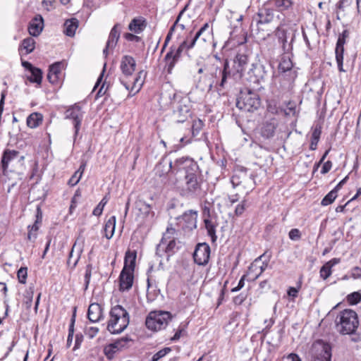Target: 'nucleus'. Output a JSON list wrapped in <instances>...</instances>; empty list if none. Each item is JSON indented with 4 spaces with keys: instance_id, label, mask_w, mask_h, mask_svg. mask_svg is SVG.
Here are the masks:
<instances>
[{
    "instance_id": "obj_1",
    "label": "nucleus",
    "mask_w": 361,
    "mask_h": 361,
    "mask_svg": "<svg viewBox=\"0 0 361 361\" xmlns=\"http://www.w3.org/2000/svg\"><path fill=\"white\" fill-rule=\"evenodd\" d=\"M173 169L176 173H184L185 183L180 189L182 197L197 198L203 195V181L197 162L188 157H181L175 161Z\"/></svg>"
},
{
    "instance_id": "obj_2",
    "label": "nucleus",
    "mask_w": 361,
    "mask_h": 361,
    "mask_svg": "<svg viewBox=\"0 0 361 361\" xmlns=\"http://www.w3.org/2000/svg\"><path fill=\"white\" fill-rule=\"evenodd\" d=\"M136 252L127 251L124 258V266L119 276V290H129L133 283V272L135 267Z\"/></svg>"
},
{
    "instance_id": "obj_3",
    "label": "nucleus",
    "mask_w": 361,
    "mask_h": 361,
    "mask_svg": "<svg viewBox=\"0 0 361 361\" xmlns=\"http://www.w3.org/2000/svg\"><path fill=\"white\" fill-rule=\"evenodd\" d=\"M359 326L357 313L350 309L341 311L336 319L337 331L343 335L354 334Z\"/></svg>"
},
{
    "instance_id": "obj_4",
    "label": "nucleus",
    "mask_w": 361,
    "mask_h": 361,
    "mask_svg": "<svg viewBox=\"0 0 361 361\" xmlns=\"http://www.w3.org/2000/svg\"><path fill=\"white\" fill-rule=\"evenodd\" d=\"M110 319L108 322L107 329L113 334L123 331L129 324L128 312L122 306L117 305L110 311Z\"/></svg>"
},
{
    "instance_id": "obj_5",
    "label": "nucleus",
    "mask_w": 361,
    "mask_h": 361,
    "mask_svg": "<svg viewBox=\"0 0 361 361\" xmlns=\"http://www.w3.org/2000/svg\"><path fill=\"white\" fill-rule=\"evenodd\" d=\"M206 75L212 80L219 92L224 90L228 84L226 68L219 61L218 63H210L207 66Z\"/></svg>"
},
{
    "instance_id": "obj_6",
    "label": "nucleus",
    "mask_w": 361,
    "mask_h": 361,
    "mask_svg": "<svg viewBox=\"0 0 361 361\" xmlns=\"http://www.w3.org/2000/svg\"><path fill=\"white\" fill-rule=\"evenodd\" d=\"M261 105L259 94L250 89L245 88L240 91L236 101V106L244 111L253 112Z\"/></svg>"
},
{
    "instance_id": "obj_7",
    "label": "nucleus",
    "mask_w": 361,
    "mask_h": 361,
    "mask_svg": "<svg viewBox=\"0 0 361 361\" xmlns=\"http://www.w3.org/2000/svg\"><path fill=\"white\" fill-rule=\"evenodd\" d=\"M223 63L224 68H226L228 81L231 79L238 80L242 78L243 73L247 64V56L243 54H238L233 59L231 66L228 60H225Z\"/></svg>"
},
{
    "instance_id": "obj_8",
    "label": "nucleus",
    "mask_w": 361,
    "mask_h": 361,
    "mask_svg": "<svg viewBox=\"0 0 361 361\" xmlns=\"http://www.w3.org/2000/svg\"><path fill=\"white\" fill-rule=\"evenodd\" d=\"M170 319L171 314L168 312H151L146 319L145 324L147 329L157 331L165 329Z\"/></svg>"
},
{
    "instance_id": "obj_9",
    "label": "nucleus",
    "mask_w": 361,
    "mask_h": 361,
    "mask_svg": "<svg viewBox=\"0 0 361 361\" xmlns=\"http://www.w3.org/2000/svg\"><path fill=\"white\" fill-rule=\"evenodd\" d=\"M310 356V361H331V348L327 343L317 341L312 345Z\"/></svg>"
},
{
    "instance_id": "obj_10",
    "label": "nucleus",
    "mask_w": 361,
    "mask_h": 361,
    "mask_svg": "<svg viewBox=\"0 0 361 361\" xmlns=\"http://www.w3.org/2000/svg\"><path fill=\"white\" fill-rule=\"evenodd\" d=\"M84 112L82 111L81 107L75 104L70 106L65 111V118L73 121L74 126V136L76 137L80 128L81 123L83 118Z\"/></svg>"
},
{
    "instance_id": "obj_11",
    "label": "nucleus",
    "mask_w": 361,
    "mask_h": 361,
    "mask_svg": "<svg viewBox=\"0 0 361 361\" xmlns=\"http://www.w3.org/2000/svg\"><path fill=\"white\" fill-rule=\"evenodd\" d=\"M350 32L348 30H344L342 33L338 36L335 54L336 60L338 65V68L340 72H345L343 69V54H344V44L346 43V39L349 37Z\"/></svg>"
},
{
    "instance_id": "obj_12",
    "label": "nucleus",
    "mask_w": 361,
    "mask_h": 361,
    "mask_svg": "<svg viewBox=\"0 0 361 361\" xmlns=\"http://www.w3.org/2000/svg\"><path fill=\"white\" fill-rule=\"evenodd\" d=\"M250 80L258 85L264 82L268 77V71L264 65L257 63L252 64V68L248 72Z\"/></svg>"
},
{
    "instance_id": "obj_13",
    "label": "nucleus",
    "mask_w": 361,
    "mask_h": 361,
    "mask_svg": "<svg viewBox=\"0 0 361 361\" xmlns=\"http://www.w3.org/2000/svg\"><path fill=\"white\" fill-rule=\"evenodd\" d=\"M197 212L194 210L185 212L181 216L177 218L178 224L185 231H192L197 228Z\"/></svg>"
},
{
    "instance_id": "obj_14",
    "label": "nucleus",
    "mask_w": 361,
    "mask_h": 361,
    "mask_svg": "<svg viewBox=\"0 0 361 361\" xmlns=\"http://www.w3.org/2000/svg\"><path fill=\"white\" fill-rule=\"evenodd\" d=\"M210 247L206 243H198L193 253L194 262L198 265H206L209 259Z\"/></svg>"
},
{
    "instance_id": "obj_15",
    "label": "nucleus",
    "mask_w": 361,
    "mask_h": 361,
    "mask_svg": "<svg viewBox=\"0 0 361 361\" xmlns=\"http://www.w3.org/2000/svg\"><path fill=\"white\" fill-rule=\"evenodd\" d=\"M178 123L185 122L190 116V105L188 98H181L173 111Z\"/></svg>"
},
{
    "instance_id": "obj_16",
    "label": "nucleus",
    "mask_w": 361,
    "mask_h": 361,
    "mask_svg": "<svg viewBox=\"0 0 361 361\" xmlns=\"http://www.w3.org/2000/svg\"><path fill=\"white\" fill-rule=\"evenodd\" d=\"M173 166L174 163L173 164L171 161H170L169 164V166H166V169H164V166L161 162H159L155 167V173L156 175L159 176V177H162L165 174H168L169 172H171L168 180L169 184L173 187L179 188L180 187L178 185V180H177V178L171 176L173 174L177 173L176 171L173 169Z\"/></svg>"
},
{
    "instance_id": "obj_17",
    "label": "nucleus",
    "mask_w": 361,
    "mask_h": 361,
    "mask_svg": "<svg viewBox=\"0 0 361 361\" xmlns=\"http://www.w3.org/2000/svg\"><path fill=\"white\" fill-rule=\"evenodd\" d=\"M266 4L260 8L257 14L253 17V20L257 24H268L274 18V11L271 8H269Z\"/></svg>"
},
{
    "instance_id": "obj_18",
    "label": "nucleus",
    "mask_w": 361,
    "mask_h": 361,
    "mask_svg": "<svg viewBox=\"0 0 361 361\" xmlns=\"http://www.w3.org/2000/svg\"><path fill=\"white\" fill-rule=\"evenodd\" d=\"M146 76V73L144 71H140L136 77L133 79L132 85H129L128 82L124 81L120 78L121 83L124 85L127 90H130L129 97H132L137 93L144 83V79Z\"/></svg>"
},
{
    "instance_id": "obj_19",
    "label": "nucleus",
    "mask_w": 361,
    "mask_h": 361,
    "mask_svg": "<svg viewBox=\"0 0 361 361\" xmlns=\"http://www.w3.org/2000/svg\"><path fill=\"white\" fill-rule=\"evenodd\" d=\"M278 127V121L276 118H271L266 120L261 128V135L266 139L271 138L274 136L275 130Z\"/></svg>"
},
{
    "instance_id": "obj_20",
    "label": "nucleus",
    "mask_w": 361,
    "mask_h": 361,
    "mask_svg": "<svg viewBox=\"0 0 361 361\" xmlns=\"http://www.w3.org/2000/svg\"><path fill=\"white\" fill-rule=\"evenodd\" d=\"M209 28L208 23H205L195 35L192 39V42H189V38L186 37V39L180 44V46L175 49L178 53H182L184 49H192L197 40L200 38V37L204 33L205 30Z\"/></svg>"
},
{
    "instance_id": "obj_21",
    "label": "nucleus",
    "mask_w": 361,
    "mask_h": 361,
    "mask_svg": "<svg viewBox=\"0 0 361 361\" xmlns=\"http://www.w3.org/2000/svg\"><path fill=\"white\" fill-rule=\"evenodd\" d=\"M136 62L133 57L126 55L122 57L121 61V70L122 73L126 76H130L135 70Z\"/></svg>"
},
{
    "instance_id": "obj_22",
    "label": "nucleus",
    "mask_w": 361,
    "mask_h": 361,
    "mask_svg": "<svg viewBox=\"0 0 361 361\" xmlns=\"http://www.w3.org/2000/svg\"><path fill=\"white\" fill-rule=\"evenodd\" d=\"M18 155L19 152L17 150L5 149L4 151L0 165L4 175H6L10 162L18 158Z\"/></svg>"
},
{
    "instance_id": "obj_23",
    "label": "nucleus",
    "mask_w": 361,
    "mask_h": 361,
    "mask_svg": "<svg viewBox=\"0 0 361 361\" xmlns=\"http://www.w3.org/2000/svg\"><path fill=\"white\" fill-rule=\"evenodd\" d=\"M102 307L98 303H92L90 305L87 310V318L92 322H98L103 319Z\"/></svg>"
},
{
    "instance_id": "obj_24",
    "label": "nucleus",
    "mask_w": 361,
    "mask_h": 361,
    "mask_svg": "<svg viewBox=\"0 0 361 361\" xmlns=\"http://www.w3.org/2000/svg\"><path fill=\"white\" fill-rule=\"evenodd\" d=\"M165 247H163L162 251H165L167 255V260H169L171 256L176 253L182 247V242L176 240H170L166 245Z\"/></svg>"
},
{
    "instance_id": "obj_25",
    "label": "nucleus",
    "mask_w": 361,
    "mask_h": 361,
    "mask_svg": "<svg viewBox=\"0 0 361 361\" xmlns=\"http://www.w3.org/2000/svg\"><path fill=\"white\" fill-rule=\"evenodd\" d=\"M196 87L203 92H209L214 87H215V85H214L212 80L209 79L206 74H204L200 75L198 80H196Z\"/></svg>"
},
{
    "instance_id": "obj_26",
    "label": "nucleus",
    "mask_w": 361,
    "mask_h": 361,
    "mask_svg": "<svg viewBox=\"0 0 361 361\" xmlns=\"http://www.w3.org/2000/svg\"><path fill=\"white\" fill-rule=\"evenodd\" d=\"M340 262V259L333 258L326 263H325L320 269L319 274L320 277L324 280L328 279L332 273L331 269L334 266L336 265Z\"/></svg>"
},
{
    "instance_id": "obj_27",
    "label": "nucleus",
    "mask_w": 361,
    "mask_h": 361,
    "mask_svg": "<svg viewBox=\"0 0 361 361\" xmlns=\"http://www.w3.org/2000/svg\"><path fill=\"white\" fill-rule=\"evenodd\" d=\"M44 21L42 16H39V18L35 17L31 22L28 30L29 33L33 36L37 37L38 36L43 28Z\"/></svg>"
},
{
    "instance_id": "obj_28",
    "label": "nucleus",
    "mask_w": 361,
    "mask_h": 361,
    "mask_svg": "<svg viewBox=\"0 0 361 361\" xmlns=\"http://www.w3.org/2000/svg\"><path fill=\"white\" fill-rule=\"evenodd\" d=\"M61 63L57 62L49 67L47 79L52 84L56 83L58 81L59 75L61 74Z\"/></svg>"
},
{
    "instance_id": "obj_29",
    "label": "nucleus",
    "mask_w": 361,
    "mask_h": 361,
    "mask_svg": "<svg viewBox=\"0 0 361 361\" xmlns=\"http://www.w3.org/2000/svg\"><path fill=\"white\" fill-rule=\"evenodd\" d=\"M276 36L280 43L282 44V48L284 51H288L291 49L290 43L288 44V31L282 29L277 28L276 30Z\"/></svg>"
},
{
    "instance_id": "obj_30",
    "label": "nucleus",
    "mask_w": 361,
    "mask_h": 361,
    "mask_svg": "<svg viewBox=\"0 0 361 361\" xmlns=\"http://www.w3.org/2000/svg\"><path fill=\"white\" fill-rule=\"evenodd\" d=\"M120 37V29H119V25L116 24L115 25L113 28L111 29L109 39L106 42L107 43V48H114L119 39Z\"/></svg>"
},
{
    "instance_id": "obj_31",
    "label": "nucleus",
    "mask_w": 361,
    "mask_h": 361,
    "mask_svg": "<svg viewBox=\"0 0 361 361\" xmlns=\"http://www.w3.org/2000/svg\"><path fill=\"white\" fill-rule=\"evenodd\" d=\"M116 221V216H112L105 223L104 227V235L109 240L111 239L114 234Z\"/></svg>"
},
{
    "instance_id": "obj_32",
    "label": "nucleus",
    "mask_w": 361,
    "mask_h": 361,
    "mask_svg": "<svg viewBox=\"0 0 361 361\" xmlns=\"http://www.w3.org/2000/svg\"><path fill=\"white\" fill-rule=\"evenodd\" d=\"M145 27V21L142 18H133L128 25V29L135 33L139 34L144 30Z\"/></svg>"
},
{
    "instance_id": "obj_33",
    "label": "nucleus",
    "mask_w": 361,
    "mask_h": 361,
    "mask_svg": "<svg viewBox=\"0 0 361 361\" xmlns=\"http://www.w3.org/2000/svg\"><path fill=\"white\" fill-rule=\"evenodd\" d=\"M293 63L289 57L283 56L279 64V71L281 73L289 72L290 74L295 76V72L292 70Z\"/></svg>"
},
{
    "instance_id": "obj_34",
    "label": "nucleus",
    "mask_w": 361,
    "mask_h": 361,
    "mask_svg": "<svg viewBox=\"0 0 361 361\" xmlns=\"http://www.w3.org/2000/svg\"><path fill=\"white\" fill-rule=\"evenodd\" d=\"M267 4L275 6L279 11L289 9L293 4V0H269Z\"/></svg>"
},
{
    "instance_id": "obj_35",
    "label": "nucleus",
    "mask_w": 361,
    "mask_h": 361,
    "mask_svg": "<svg viewBox=\"0 0 361 361\" xmlns=\"http://www.w3.org/2000/svg\"><path fill=\"white\" fill-rule=\"evenodd\" d=\"M78 27V20L76 18L67 20L64 23V33L69 37L74 36Z\"/></svg>"
},
{
    "instance_id": "obj_36",
    "label": "nucleus",
    "mask_w": 361,
    "mask_h": 361,
    "mask_svg": "<svg viewBox=\"0 0 361 361\" xmlns=\"http://www.w3.org/2000/svg\"><path fill=\"white\" fill-rule=\"evenodd\" d=\"M178 232L172 227V225L170 224L166 228L165 233H164L163 236L161 239V243H167L170 241V240H176L178 239Z\"/></svg>"
},
{
    "instance_id": "obj_37",
    "label": "nucleus",
    "mask_w": 361,
    "mask_h": 361,
    "mask_svg": "<svg viewBox=\"0 0 361 361\" xmlns=\"http://www.w3.org/2000/svg\"><path fill=\"white\" fill-rule=\"evenodd\" d=\"M42 121V115L39 113H32L27 118V125L31 128L37 127Z\"/></svg>"
},
{
    "instance_id": "obj_38",
    "label": "nucleus",
    "mask_w": 361,
    "mask_h": 361,
    "mask_svg": "<svg viewBox=\"0 0 361 361\" xmlns=\"http://www.w3.org/2000/svg\"><path fill=\"white\" fill-rule=\"evenodd\" d=\"M31 75L27 77V80L32 83L40 85L42 80V71L41 69L34 67L31 71Z\"/></svg>"
},
{
    "instance_id": "obj_39",
    "label": "nucleus",
    "mask_w": 361,
    "mask_h": 361,
    "mask_svg": "<svg viewBox=\"0 0 361 361\" xmlns=\"http://www.w3.org/2000/svg\"><path fill=\"white\" fill-rule=\"evenodd\" d=\"M353 0H340L336 4L337 19H340V14L343 13L345 16L346 9L348 8L353 4Z\"/></svg>"
},
{
    "instance_id": "obj_40",
    "label": "nucleus",
    "mask_w": 361,
    "mask_h": 361,
    "mask_svg": "<svg viewBox=\"0 0 361 361\" xmlns=\"http://www.w3.org/2000/svg\"><path fill=\"white\" fill-rule=\"evenodd\" d=\"M204 222L208 235L211 237L212 241L214 243L217 239V236L216 235V228L214 224L212 222L210 219H204Z\"/></svg>"
},
{
    "instance_id": "obj_41",
    "label": "nucleus",
    "mask_w": 361,
    "mask_h": 361,
    "mask_svg": "<svg viewBox=\"0 0 361 361\" xmlns=\"http://www.w3.org/2000/svg\"><path fill=\"white\" fill-rule=\"evenodd\" d=\"M35 41L32 37H27L22 42L23 49L25 51V54H28L33 51L35 47Z\"/></svg>"
},
{
    "instance_id": "obj_42",
    "label": "nucleus",
    "mask_w": 361,
    "mask_h": 361,
    "mask_svg": "<svg viewBox=\"0 0 361 361\" xmlns=\"http://www.w3.org/2000/svg\"><path fill=\"white\" fill-rule=\"evenodd\" d=\"M166 61V68L168 73H171L172 71L177 63V60H175V58L173 56L171 52H168L164 58Z\"/></svg>"
},
{
    "instance_id": "obj_43",
    "label": "nucleus",
    "mask_w": 361,
    "mask_h": 361,
    "mask_svg": "<svg viewBox=\"0 0 361 361\" xmlns=\"http://www.w3.org/2000/svg\"><path fill=\"white\" fill-rule=\"evenodd\" d=\"M337 192L336 190H331L322 200V205L327 206L331 204L336 198Z\"/></svg>"
},
{
    "instance_id": "obj_44",
    "label": "nucleus",
    "mask_w": 361,
    "mask_h": 361,
    "mask_svg": "<svg viewBox=\"0 0 361 361\" xmlns=\"http://www.w3.org/2000/svg\"><path fill=\"white\" fill-rule=\"evenodd\" d=\"M204 126L203 121L201 119L194 120L192 125V134L193 137L197 136Z\"/></svg>"
},
{
    "instance_id": "obj_45",
    "label": "nucleus",
    "mask_w": 361,
    "mask_h": 361,
    "mask_svg": "<svg viewBox=\"0 0 361 361\" xmlns=\"http://www.w3.org/2000/svg\"><path fill=\"white\" fill-rule=\"evenodd\" d=\"M249 207V203L246 199H244L239 203L235 209V214L238 216H241L245 209Z\"/></svg>"
},
{
    "instance_id": "obj_46",
    "label": "nucleus",
    "mask_w": 361,
    "mask_h": 361,
    "mask_svg": "<svg viewBox=\"0 0 361 361\" xmlns=\"http://www.w3.org/2000/svg\"><path fill=\"white\" fill-rule=\"evenodd\" d=\"M361 300V294L359 292H353L347 296L348 302L351 305H357Z\"/></svg>"
},
{
    "instance_id": "obj_47",
    "label": "nucleus",
    "mask_w": 361,
    "mask_h": 361,
    "mask_svg": "<svg viewBox=\"0 0 361 361\" xmlns=\"http://www.w3.org/2000/svg\"><path fill=\"white\" fill-rule=\"evenodd\" d=\"M17 276L19 281V283L22 284H25L26 283V279L27 276V267H20L18 272Z\"/></svg>"
},
{
    "instance_id": "obj_48",
    "label": "nucleus",
    "mask_w": 361,
    "mask_h": 361,
    "mask_svg": "<svg viewBox=\"0 0 361 361\" xmlns=\"http://www.w3.org/2000/svg\"><path fill=\"white\" fill-rule=\"evenodd\" d=\"M92 265L91 264H88L86 266L85 268V290H87L88 288V286L90 284L91 276H92Z\"/></svg>"
},
{
    "instance_id": "obj_49",
    "label": "nucleus",
    "mask_w": 361,
    "mask_h": 361,
    "mask_svg": "<svg viewBox=\"0 0 361 361\" xmlns=\"http://www.w3.org/2000/svg\"><path fill=\"white\" fill-rule=\"evenodd\" d=\"M171 348H164L160 350H159L157 353H155L151 360L152 361H158L159 360H160L161 358H162L163 357H164L166 354H168L169 352H171Z\"/></svg>"
},
{
    "instance_id": "obj_50",
    "label": "nucleus",
    "mask_w": 361,
    "mask_h": 361,
    "mask_svg": "<svg viewBox=\"0 0 361 361\" xmlns=\"http://www.w3.org/2000/svg\"><path fill=\"white\" fill-rule=\"evenodd\" d=\"M118 350L111 343L104 349V354L109 359H111Z\"/></svg>"
},
{
    "instance_id": "obj_51",
    "label": "nucleus",
    "mask_w": 361,
    "mask_h": 361,
    "mask_svg": "<svg viewBox=\"0 0 361 361\" xmlns=\"http://www.w3.org/2000/svg\"><path fill=\"white\" fill-rule=\"evenodd\" d=\"M36 216H37V220L35 221V224L32 226H28V227H27L28 229L32 230L33 231H35V232H37L39 229V227L37 226L39 220L41 221V219H42V212H41L39 207H37Z\"/></svg>"
},
{
    "instance_id": "obj_52",
    "label": "nucleus",
    "mask_w": 361,
    "mask_h": 361,
    "mask_svg": "<svg viewBox=\"0 0 361 361\" xmlns=\"http://www.w3.org/2000/svg\"><path fill=\"white\" fill-rule=\"evenodd\" d=\"M289 238L292 240H299L301 238V233L298 228H293L288 233Z\"/></svg>"
},
{
    "instance_id": "obj_53",
    "label": "nucleus",
    "mask_w": 361,
    "mask_h": 361,
    "mask_svg": "<svg viewBox=\"0 0 361 361\" xmlns=\"http://www.w3.org/2000/svg\"><path fill=\"white\" fill-rule=\"evenodd\" d=\"M321 129L320 128L316 127L312 133L311 136V142L318 144L319 140L320 135H321Z\"/></svg>"
},
{
    "instance_id": "obj_54",
    "label": "nucleus",
    "mask_w": 361,
    "mask_h": 361,
    "mask_svg": "<svg viewBox=\"0 0 361 361\" xmlns=\"http://www.w3.org/2000/svg\"><path fill=\"white\" fill-rule=\"evenodd\" d=\"M126 341H131V339H130L128 337L125 336L121 338V339H118L114 343H111L114 347L116 348V349L118 351L123 348V345H121L122 342Z\"/></svg>"
},
{
    "instance_id": "obj_55",
    "label": "nucleus",
    "mask_w": 361,
    "mask_h": 361,
    "mask_svg": "<svg viewBox=\"0 0 361 361\" xmlns=\"http://www.w3.org/2000/svg\"><path fill=\"white\" fill-rule=\"evenodd\" d=\"M79 171H75V173L71 176L68 180V184L71 185H76L80 180L82 176H80Z\"/></svg>"
},
{
    "instance_id": "obj_56",
    "label": "nucleus",
    "mask_w": 361,
    "mask_h": 361,
    "mask_svg": "<svg viewBox=\"0 0 361 361\" xmlns=\"http://www.w3.org/2000/svg\"><path fill=\"white\" fill-rule=\"evenodd\" d=\"M185 325H184L183 326H179L178 331L176 332L174 336L172 337L171 340L173 341H178L180 338V336H183L184 334V333L185 332Z\"/></svg>"
},
{
    "instance_id": "obj_57",
    "label": "nucleus",
    "mask_w": 361,
    "mask_h": 361,
    "mask_svg": "<svg viewBox=\"0 0 361 361\" xmlns=\"http://www.w3.org/2000/svg\"><path fill=\"white\" fill-rule=\"evenodd\" d=\"M331 166H332V163L331 161H326L323 166H322V171H321V173L322 174H326L327 173L330 169H331Z\"/></svg>"
},
{
    "instance_id": "obj_58",
    "label": "nucleus",
    "mask_w": 361,
    "mask_h": 361,
    "mask_svg": "<svg viewBox=\"0 0 361 361\" xmlns=\"http://www.w3.org/2000/svg\"><path fill=\"white\" fill-rule=\"evenodd\" d=\"M245 276L243 275L241 279H240L238 283V286L235 288H233L231 289V291L232 292H237L238 290H240L242 288H243L244 285H245Z\"/></svg>"
},
{
    "instance_id": "obj_59",
    "label": "nucleus",
    "mask_w": 361,
    "mask_h": 361,
    "mask_svg": "<svg viewBox=\"0 0 361 361\" xmlns=\"http://www.w3.org/2000/svg\"><path fill=\"white\" fill-rule=\"evenodd\" d=\"M75 314L73 315L72 318H71V322L69 325V329H68V335H69V337L71 338L73 337V334H74V324H75Z\"/></svg>"
},
{
    "instance_id": "obj_60",
    "label": "nucleus",
    "mask_w": 361,
    "mask_h": 361,
    "mask_svg": "<svg viewBox=\"0 0 361 361\" xmlns=\"http://www.w3.org/2000/svg\"><path fill=\"white\" fill-rule=\"evenodd\" d=\"M298 291L299 288H296L295 287H290L288 290L287 293L290 297L295 298L298 296Z\"/></svg>"
},
{
    "instance_id": "obj_61",
    "label": "nucleus",
    "mask_w": 361,
    "mask_h": 361,
    "mask_svg": "<svg viewBox=\"0 0 361 361\" xmlns=\"http://www.w3.org/2000/svg\"><path fill=\"white\" fill-rule=\"evenodd\" d=\"M166 243H161V241H160L159 244L157 245V250H156V255L159 256V257H162L163 255V253L164 252L165 253V251H162V249L163 247H166Z\"/></svg>"
},
{
    "instance_id": "obj_62",
    "label": "nucleus",
    "mask_w": 361,
    "mask_h": 361,
    "mask_svg": "<svg viewBox=\"0 0 361 361\" xmlns=\"http://www.w3.org/2000/svg\"><path fill=\"white\" fill-rule=\"evenodd\" d=\"M98 332L99 329L97 327H90L87 331V335L90 338H93Z\"/></svg>"
},
{
    "instance_id": "obj_63",
    "label": "nucleus",
    "mask_w": 361,
    "mask_h": 361,
    "mask_svg": "<svg viewBox=\"0 0 361 361\" xmlns=\"http://www.w3.org/2000/svg\"><path fill=\"white\" fill-rule=\"evenodd\" d=\"M352 277L354 279H358L361 277V269L358 267L353 268L352 271Z\"/></svg>"
},
{
    "instance_id": "obj_64",
    "label": "nucleus",
    "mask_w": 361,
    "mask_h": 361,
    "mask_svg": "<svg viewBox=\"0 0 361 361\" xmlns=\"http://www.w3.org/2000/svg\"><path fill=\"white\" fill-rule=\"evenodd\" d=\"M231 182L234 188L241 183V181L240 180V178L237 175H234L232 176Z\"/></svg>"
}]
</instances>
